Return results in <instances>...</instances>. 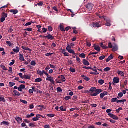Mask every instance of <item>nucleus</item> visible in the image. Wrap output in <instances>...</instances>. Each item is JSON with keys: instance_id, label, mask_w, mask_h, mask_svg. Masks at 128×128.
<instances>
[{"instance_id": "nucleus-34", "label": "nucleus", "mask_w": 128, "mask_h": 128, "mask_svg": "<svg viewBox=\"0 0 128 128\" xmlns=\"http://www.w3.org/2000/svg\"><path fill=\"white\" fill-rule=\"evenodd\" d=\"M118 98H112L111 100V102H117Z\"/></svg>"}, {"instance_id": "nucleus-24", "label": "nucleus", "mask_w": 128, "mask_h": 128, "mask_svg": "<svg viewBox=\"0 0 128 128\" xmlns=\"http://www.w3.org/2000/svg\"><path fill=\"white\" fill-rule=\"evenodd\" d=\"M61 82H62H62H66V77H64V76L62 75L61 76Z\"/></svg>"}, {"instance_id": "nucleus-29", "label": "nucleus", "mask_w": 128, "mask_h": 128, "mask_svg": "<svg viewBox=\"0 0 128 128\" xmlns=\"http://www.w3.org/2000/svg\"><path fill=\"white\" fill-rule=\"evenodd\" d=\"M96 88H90V92H96Z\"/></svg>"}, {"instance_id": "nucleus-21", "label": "nucleus", "mask_w": 128, "mask_h": 128, "mask_svg": "<svg viewBox=\"0 0 128 128\" xmlns=\"http://www.w3.org/2000/svg\"><path fill=\"white\" fill-rule=\"evenodd\" d=\"M20 48H18V46H16V48L13 49V52H16V54H18V52H20Z\"/></svg>"}, {"instance_id": "nucleus-1", "label": "nucleus", "mask_w": 128, "mask_h": 128, "mask_svg": "<svg viewBox=\"0 0 128 128\" xmlns=\"http://www.w3.org/2000/svg\"><path fill=\"white\" fill-rule=\"evenodd\" d=\"M102 92V89H96L95 93L90 94L91 96H98V94Z\"/></svg>"}, {"instance_id": "nucleus-49", "label": "nucleus", "mask_w": 128, "mask_h": 128, "mask_svg": "<svg viewBox=\"0 0 128 128\" xmlns=\"http://www.w3.org/2000/svg\"><path fill=\"white\" fill-rule=\"evenodd\" d=\"M64 100H72V97H70V96H66L64 98Z\"/></svg>"}, {"instance_id": "nucleus-6", "label": "nucleus", "mask_w": 128, "mask_h": 128, "mask_svg": "<svg viewBox=\"0 0 128 128\" xmlns=\"http://www.w3.org/2000/svg\"><path fill=\"white\" fill-rule=\"evenodd\" d=\"M46 80H48V82H51V84H52L56 86V83L54 82V77L50 76L49 78H46Z\"/></svg>"}, {"instance_id": "nucleus-35", "label": "nucleus", "mask_w": 128, "mask_h": 128, "mask_svg": "<svg viewBox=\"0 0 128 128\" xmlns=\"http://www.w3.org/2000/svg\"><path fill=\"white\" fill-rule=\"evenodd\" d=\"M30 64H31V66H36V61L32 60V61Z\"/></svg>"}, {"instance_id": "nucleus-18", "label": "nucleus", "mask_w": 128, "mask_h": 128, "mask_svg": "<svg viewBox=\"0 0 128 128\" xmlns=\"http://www.w3.org/2000/svg\"><path fill=\"white\" fill-rule=\"evenodd\" d=\"M2 124H4V126H10V124L6 121H4L3 122H1V126H2Z\"/></svg>"}, {"instance_id": "nucleus-39", "label": "nucleus", "mask_w": 128, "mask_h": 128, "mask_svg": "<svg viewBox=\"0 0 128 128\" xmlns=\"http://www.w3.org/2000/svg\"><path fill=\"white\" fill-rule=\"evenodd\" d=\"M58 92H62V89L60 87H58L57 88Z\"/></svg>"}, {"instance_id": "nucleus-53", "label": "nucleus", "mask_w": 128, "mask_h": 128, "mask_svg": "<svg viewBox=\"0 0 128 128\" xmlns=\"http://www.w3.org/2000/svg\"><path fill=\"white\" fill-rule=\"evenodd\" d=\"M110 68L108 67L104 69V72H110Z\"/></svg>"}, {"instance_id": "nucleus-31", "label": "nucleus", "mask_w": 128, "mask_h": 128, "mask_svg": "<svg viewBox=\"0 0 128 128\" xmlns=\"http://www.w3.org/2000/svg\"><path fill=\"white\" fill-rule=\"evenodd\" d=\"M98 84H100V86H102V84H104V80H98Z\"/></svg>"}, {"instance_id": "nucleus-13", "label": "nucleus", "mask_w": 128, "mask_h": 128, "mask_svg": "<svg viewBox=\"0 0 128 128\" xmlns=\"http://www.w3.org/2000/svg\"><path fill=\"white\" fill-rule=\"evenodd\" d=\"M10 12L12 14H18V10H17L12 9L10 10Z\"/></svg>"}, {"instance_id": "nucleus-30", "label": "nucleus", "mask_w": 128, "mask_h": 128, "mask_svg": "<svg viewBox=\"0 0 128 128\" xmlns=\"http://www.w3.org/2000/svg\"><path fill=\"white\" fill-rule=\"evenodd\" d=\"M34 82H42V78H36Z\"/></svg>"}, {"instance_id": "nucleus-54", "label": "nucleus", "mask_w": 128, "mask_h": 128, "mask_svg": "<svg viewBox=\"0 0 128 128\" xmlns=\"http://www.w3.org/2000/svg\"><path fill=\"white\" fill-rule=\"evenodd\" d=\"M112 82H109V88L108 90H112Z\"/></svg>"}, {"instance_id": "nucleus-61", "label": "nucleus", "mask_w": 128, "mask_h": 128, "mask_svg": "<svg viewBox=\"0 0 128 128\" xmlns=\"http://www.w3.org/2000/svg\"><path fill=\"white\" fill-rule=\"evenodd\" d=\"M46 56H52V53H47L45 54Z\"/></svg>"}, {"instance_id": "nucleus-10", "label": "nucleus", "mask_w": 128, "mask_h": 128, "mask_svg": "<svg viewBox=\"0 0 128 128\" xmlns=\"http://www.w3.org/2000/svg\"><path fill=\"white\" fill-rule=\"evenodd\" d=\"M113 82L114 84H119L120 83V78L118 77H115L113 79Z\"/></svg>"}, {"instance_id": "nucleus-28", "label": "nucleus", "mask_w": 128, "mask_h": 128, "mask_svg": "<svg viewBox=\"0 0 128 128\" xmlns=\"http://www.w3.org/2000/svg\"><path fill=\"white\" fill-rule=\"evenodd\" d=\"M94 48L97 52H100V48L99 46H96L94 47Z\"/></svg>"}, {"instance_id": "nucleus-32", "label": "nucleus", "mask_w": 128, "mask_h": 128, "mask_svg": "<svg viewBox=\"0 0 128 128\" xmlns=\"http://www.w3.org/2000/svg\"><path fill=\"white\" fill-rule=\"evenodd\" d=\"M0 102H6V98H4L2 96L0 97Z\"/></svg>"}, {"instance_id": "nucleus-52", "label": "nucleus", "mask_w": 128, "mask_h": 128, "mask_svg": "<svg viewBox=\"0 0 128 128\" xmlns=\"http://www.w3.org/2000/svg\"><path fill=\"white\" fill-rule=\"evenodd\" d=\"M39 120L40 119H38V117L34 118H32V122H38V120Z\"/></svg>"}, {"instance_id": "nucleus-15", "label": "nucleus", "mask_w": 128, "mask_h": 128, "mask_svg": "<svg viewBox=\"0 0 128 128\" xmlns=\"http://www.w3.org/2000/svg\"><path fill=\"white\" fill-rule=\"evenodd\" d=\"M100 46L103 48V50H108V47L106 44H104V43L100 44Z\"/></svg>"}, {"instance_id": "nucleus-56", "label": "nucleus", "mask_w": 128, "mask_h": 128, "mask_svg": "<svg viewBox=\"0 0 128 128\" xmlns=\"http://www.w3.org/2000/svg\"><path fill=\"white\" fill-rule=\"evenodd\" d=\"M14 62H16V60H12V62H11L10 63V66H12L13 65H14Z\"/></svg>"}, {"instance_id": "nucleus-27", "label": "nucleus", "mask_w": 128, "mask_h": 128, "mask_svg": "<svg viewBox=\"0 0 128 128\" xmlns=\"http://www.w3.org/2000/svg\"><path fill=\"white\" fill-rule=\"evenodd\" d=\"M30 80V76L28 75H24V76L23 80Z\"/></svg>"}, {"instance_id": "nucleus-22", "label": "nucleus", "mask_w": 128, "mask_h": 128, "mask_svg": "<svg viewBox=\"0 0 128 128\" xmlns=\"http://www.w3.org/2000/svg\"><path fill=\"white\" fill-rule=\"evenodd\" d=\"M32 90H29V93L32 94H34V90H36V87L35 86H32Z\"/></svg>"}, {"instance_id": "nucleus-62", "label": "nucleus", "mask_w": 128, "mask_h": 128, "mask_svg": "<svg viewBox=\"0 0 128 128\" xmlns=\"http://www.w3.org/2000/svg\"><path fill=\"white\" fill-rule=\"evenodd\" d=\"M50 70V65H48L46 68V70L48 72Z\"/></svg>"}, {"instance_id": "nucleus-16", "label": "nucleus", "mask_w": 128, "mask_h": 128, "mask_svg": "<svg viewBox=\"0 0 128 128\" xmlns=\"http://www.w3.org/2000/svg\"><path fill=\"white\" fill-rule=\"evenodd\" d=\"M118 76H124V72L122 71L118 70L117 72Z\"/></svg>"}, {"instance_id": "nucleus-20", "label": "nucleus", "mask_w": 128, "mask_h": 128, "mask_svg": "<svg viewBox=\"0 0 128 128\" xmlns=\"http://www.w3.org/2000/svg\"><path fill=\"white\" fill-rule=\"evenodd\" d=\"M83 64H84V66H90V62H88V61L86 60H83Z\"/></svg>"}, {"instance_id": "nucleus-41", "label": "nucleus", "mask_w": 128, "mask_h": 128, "mask_svg": "<svg viewBox=\"0 0 128 128\" xmlns=\"http://www.w3.org/2000/svg\"><path fill=\"white\" fill-rule=\"evenodd\" d=\"M6 43L9 46H12V44L10 41H7Z\"/></svg>"}, {"instance_id": "nucleus-59", "label": "nucleus", "mask_w": 128, "mask_h": 128, "mask_svg": "<svg viewBox=\"0 0 128 128\" xmlns=\"http://www.w3.org/2000/svg\"><path fill=\"white\" fill-rule=\"evenodd\" d=\"M47 116L48 117V118H54V114H48L47 115Z\"/></svg>"}, {"instance_id": "nucleus-9", "label": "nucleus", "mask_w": 128, "mask_h": 128, "mask_svg": "<svg viewBox=\"0 0 128 128\" xmlns=\"http://www.w3.org/2000/svg\"><path fill=\"white\" fill-rule=\"evenodd\" d=\"M26 88V85L21 84L19 88H18V92H22V90H24Z\"/></svg>"}, {"instance_id": "nucleus-51", "label": "nucleus", "mask_w": 128, "mask_h": 128, "mask_svg": "<svg viewBox=\"0 0 128 128\" xmlns=\"http://www.w3.org/2000/svg\"><path fill=\"white\" fill-rule=\"evenodd\" d=\"M20 102H22V104H28V102L26 100H20Z\"/></svg>"}, {"instance_id": "nucleus-12", "label": "nucleus", "mask_w": 128, "mask_h": 128, "mask_svg": "<svg viewBox=\"0 0 128 128\" xmlns=\"http://www.w3.org/2000/svg\"><path fill=\"white\" fill-rule=\"evenodd\" d=\"M15 120H16V121L18 122V124H22V118L20 117H16L15 118Z\"/></svg>"}, {"instance_id": "nucleus-38", "label": "nucleus", "mask_w": 128, "mask_h": 128, "mask_svg": "<svg viewBox=\"0 0 128 128\" xmlns=\"http://www.w3.org/2000/svg\"><path fill=\"white\" fill-rule=\"evenodd\" d=\"M10 86V88H12V86H14V85L16 84V83L10 82H9Z\"/></svg>"}, {"instance_id": "nucleus-60", "label": "nucleus", "mask_w": 128, "mask_h": 128, "mask_svg": "<svg viewBox=\"0 0 128 128\" xmlns=\"http://www.w3.org/2000/svg\"><path fill=\"white\" fill-rule=\"evenodd\" d=\"M76 60L77 62H78V64H80V62H81L80 58H78V56H76Z\"/></svg>"}, {"instance_id": "nucleus-47", "label": "nucleus", "mask_w": 128, "mask_h": 128, "mask_svg": "<svg viewBox=\"0 0 128 128\" xmlns=\"http://www.w3.org/2000/svg\"><path fill=\"white\" fill-rule=\"evenodd\" d=\"M106 58V56H101L99 58L100 60H102Z\"/></svg>"}, {"instance_id": "nucleus-26", "label": "nucleus", "mask_w": 128, "mask_h": 128, "mask_svg": "<svg viewBox=\"0 0 128 128\" xmlns=\"http://www.w3.org/2000/svg\"><path fill=\"white\" fill-rule=\"evenodd\" d=\"M126 102V100L124 99L122 100H117V104H120V103H122V102Z\"/></svg>"}, {"instance_id": "nucleus-3", "label": "nucleus", "mask_w": 128, "mask_h": 128, "mask_svg": "<svg viewBox=\"0 0 128 128\" xmlns=\"http://www.w3.org/2000/svg\"><path fill=\"white\" fill-rule=\"evenodd\" d=\"M86 6L89 12H92L94 8V4L92 3L88 4Z\"/></svg>"}, {"instance_id": "nucleus-63", "label": "nucleus", "mask_w": 128, "mask_h": 128, "mask_svg": "<svg viewBox=\"0 0 128 128\" xmlns=\"http://www.w3.org/2000/svg\"><path fill=\"white\" fill-rule=\"evenodd\" d=\"M48 30H49V32H52V26H49L48 27Z\"/></svg>"}, {"instance_id": "nucleus-7", "label": "nucleus", "mask_w": 128, "mask_h": 128, "mask_svg": "<svg viewBox=\"0 0 128 128\" xmlns=\"http://www.w3.org/2000/svg\"><path fill=\"white\" fill-rule=\"evenodd\" d=\"M108 116L113 120H118V117L114 114H108Z\"/></svg>"}, {"instance_id": "nucleus-8", "label": "nucleus", "mask_w": 128, "mask_h": 128, "mask_svg": "<svg viewBox=\"0 0 128 128\" xmlns=\"http://www.w3.org/2000/svg\"><path fill=\"white\" fill-rule=\"evenodd\" d=\"M45 38H48V40H54V36L50 34H48V36H45Z\"/></svg>"}, {"instance_id": "nucleus-36", "label": "nucleus", "mask_w": 128, "mask_h": 128, "mask_svg": "<svg viewBox=\"0 0 128 128\" xmlns=\"http://www.w3.org/2000/svg\"><path fill=\"white\" fill-rule=\"evenodd\" d=\"M80 58H86V54H82L79 56Z\"/></svg>"}, {"instance_id": "nucleus-5", "label": "nucleus", "mask_w": 128, "mask_h": 128, "mask_svg": "<svg viewBox=\"0 0 128 128\" xmlns=\"http://www.w3.org/2000/svg\"><path fill=\"white\" fill-rule=\"evenodd\" d=\"M92 70L94 72H90V74H93L94 76H98L100 74V72H98V69H94V68H91Z\"/></svg>"}, {"instance_id": "nucleus-57", "label": "nucleus", "mask_w": 128, "mask_h": 128, "mask_svg": "<svg viewBox=\"0 0 128 128\" xmlns=\"http://www.w3.org/2000/svg\"><path fill=\"white\" fill-rule=\"evenodd\" d=\"M72 50V46H70V44H68V46L66 47V50L68 52V50Z\"/></svg>"}, {"instance_id": "nucleus-48", "label": "nucleus", "mask_w": 128, "mask_h": 128, "mask_svg": "<svg viewBox=\"0 0 128 128\" xmlns=\"http://www.w3.org/2000/svg\"><path fill=\"white\" fill-rule=\"evenodd\" d=\"M56 84H62V80L58 78H56Z\"/></svg>"}, {"instance_id": "nucleus-11", "label": "nucleus", "mask_w": 128, "mask_h": 128, "mask_svg": "<svg viewBox=\"0 0 128 128\" xmlns=\"http://www.w3.org/2000/svg\"><path fill=\"white\" fill-rule=\"evenodd\" d=\"M114 59V55H112V54H111L108 58H107L106 60V62H109L110 60H112Z\"/></svg>"}, {"instance_id": "nucleus-23", "label": "nucleus", "mask_w": 128, "mask_h": 128, "mask_svg": "<svg viewBox=\"0 0 128 128\" xmlns=\"http://www.w3.org/2000/svg\"><path fill=\"white\" fill-rule=\"evenodd\" d=\"M22 50H28V52H32V50H30V48L28 47L22 46Z\"/></svg>"}, {"instance_id": "nucleus-25", "label": "nucleus", "mask_w": 128, "mask_h": 128, "mask_svg": "<svg viewBox=\"0 0 128 128\" xmlns=\"http://www.w3.org/2000/svg\"><path fill=\"white\" fill-rule=\"evenodd\" d=\"M124 96V94L122 92H120L118 94V96L117 98L120 99Z\"/></svg>"}, {"instance_id": "nucleus-46", "label": "nucleus", "mask_w": 128, "mask_h": 128, "mask_svg": "<svg viewBox=\"0 0 128 128\" xmlns=\"http://www.w3.org/2000/svg\"><path fill=\"white\" fill-rule=\"evenodd\" d=\"M98 54V52H90L88 56H92V54Z\"/></svg>"}, {"instance_id": "nucleus-14", "label": "nucleus", "mask_w": 128, "mask_h": 128, "mask_svg": "<svg viewBox=\"0 0 128 128\" xmlns=\"http://www.w3.org/2000/svg\"><path fill=\"white\" fill-rule=\"evenodd\" d=\"M14 96H20V92H18L17 90H14Z\"/></svg>"}, {"instance_id": "nucleus-4", "label": "nucleus", "mask_w": 128, "mask_h": 128, "mask_svg": "<svg viewBox=\"0 0 128 128\" xmlns=\"http://www.w3.org/2000/svg\"><path fill=\"white\" fill-rule=\"evenodd\" d=\"M105 22H106V24H105L106 26H112V20L110 18L105 19Z\"/></svg>"}, {"instance_id": "nucleus-19", "label": "nucleus", "mask_w": 128, "mask_h": 128, "mask_svg": "<svg viewBox=\"0 0 128 128\" xmlns=\"http://www.w3.org/2000/svg\"><path fill=\"white\" fill-rule=\"evenodd\" d=\"M20 60L22 62H26V60H24V54H20Z\"/></svg>"}, {"instance_id": "nucleus-37", "label": "nucleus", "mask_w": 128, "mask_h": 128, "mask_svg": "<svg viewBox=\"0 0 128 128\" xmlns=\"http://www.w3.org/2000/svg\"><path fill=\"white\" fill-rule=\"evenodd\" d=\"M37 72L38 74L40 76H44V74H42V72L41 70H38Z\"/></svg>"}, {"instance_id": "nucleus-45", "label": "nucleus", "mask_w": 128, "mask_h": 128, "mask_svg": "<svg viewBox=\"0 0 128 128\" xmlns=\"http://www.w3.org/2000/svg\"><path fill=\"white\" fill-rule=\"evenodd\" d=\"M68 52H69V54H76L74 51L72 49L70 50H68Z\"/></svg>"}, {"instance_id": "nucleus-55", "label": "nucleus", "mask_w": 128, "mask_h": 128, "mask_svg": "<svg viewBox=\"0 0 128 128\" xmlns=\"http://www.w3.org/2000/svg\"><path fill=\"white\" fill-rule=\"evenodd\" d=\"M38 5L39 6H44V2H40L38 3Z\"/></svg>"}, {"instance_id": "nucleus-58", "label": "nucleus", "mask_w": 128, "mask_h": 128, "mask_svg": "<svg viewBox=\"0 0 128 128\" xmlns=\"http://www.w3.org/2000/svg\"><path fill=\"white\" fill-rule=\"evenodd\" d=\"M46 32H48V29L46 28H43L42 30V32H43L44 34H46Z\"/></svg>"}, {"instance_id": "nucleus-2", "label": "nucleus", "mask_w": 128, "mask_h": 128, "mask_svg": "<svg viewBox=\"0 0 128 128\" xmlns=\"http://www.w3.org/2000/svg\"><path fill=\"white\" fill-rule=\"evenodd\" d=\"M92 26L93 28H102V24H100V21L98 22H94L92 24Z\"/></svg>"}, {"instance_id": "nucleus-40", "label": "nucleus", "mask_w": 128, "mask_h": 128, "mask_svg": "<svg viewBox=\"0 0 128 128\" xmlns=\"http://www.w3.org/2000/svg\"><path fill=\"white\" fill-rule=\"evenodd\" d=\"M0 68L2 70H8V68H6L4 66L2 65V64H1Z\"/></svg>"}, {"instance_id": "nucleus-43", "label": "nucleus", "mask_w": 128, "mask_h": 128, "mask_svg": "<svg viewBox=\"0 0 128 128\" xmlns=\"http://www.w3.org/2000/svg\"><path fill=\"white\" fill-rule=\"evenodd\" d=\"M70 71L71 72H76V70L74 68H70Z\"/></svg>"}, {"instance_id": "nucleus-64", "label": "nucleus", "mask_w": 128, "mask_h": 128, "mask_svg": "<svg viewBox=\"0 0 128 128\" xmlns=\"http://www.w3.org/2000/svg\"><path fill=\"white\" fill-rule=\"evenodd\" d=\"M5 20H6L5 18L2 17L0 19L1 22H5Z\"/></svg>"}, {"instance_id": "nucleus-44", "label": "nucleus", "mask_w": 128, "mask_h": 128, "mask_svg": "<svg viewBox=\"0 0 128 128\" xmlns=\"http://www.w3.org/2000/svg\"><path fill=\"white\" fill-rule=\"evenodd\" d=\"M60 109L62 112H66V108H64V106H60Z\"/></svg>"}, {"instance_id": "nucleus-33", "label": "nucleus", "mask_w": 128, "mask_h": 128, "mask_svg": "<svg viewBox=\"0 0 128 128\" xmlns=\"http://www.w3.org/2000/svg\"><path fill=\"white\" fill-rule=\"evenodd\" d=\"M60 30H62V32H66L64 27L62 25H60Z\"/></svg>"}, {"instance_id": "nucleus-17", "label": "nucleus", "mask_w": 128, "mask_h": 128, "mask_svg": "<svg viewBox=\"0 0 128 128\" xmlns=\"http://www.w3.org/2000/svg\"><path fill=\"white\" fill-rule=\"evenodd\" d=\"M112 52H118V45L115 44V46L112 47Z\"/></svg>"}, {"instance_id": "nucleus-50", "label": "nucleus", "mask_w": 128, "mask_h": 128, "mask_svg": "<svg viewBox=\"0 0 128 128\" xmlns=\"http://www.w3.org/2000/svg\"><path fill=\"white\" fill-rule=\"evenodd\" d=\"M2 18H8V14H6L5 12H3L2 13Z\"/></svg>"}, {"instance_id": "nucleus-42", "label": "nucleus", "mask_w": 128, "mask_h": 128, "mask_svg": "<svg viewBox=\"0 0 128 128\" xmlns=\"http://www.w3.org/2000/svg\"><path fill=\"white\" fill-rule=\"evenodd\" d=\"M29 126L30 128H34L36 127V125H34V123H30L29 124Z\"/></svg>"}]
</instances>
